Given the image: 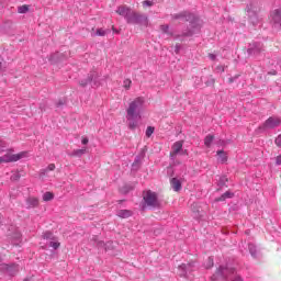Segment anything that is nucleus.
I'll return each mask as SVG.
<instances>
[{
  "label": "nucleus",
  "mask_w": 281,
  "mask_h": 281,
  "mask_svg": "<svg viewBox=\"0 0 281 281\" xmlns=\"http://www.w3.org/2000/svg\"><path fill=\"white\" fill-rule=\"evenodd\" d=\"M144 97H137L128 104L126 110V120L131 131H135V128L139 126V122L142 121V111H144Z\"/></svg>",
  "instance_id": "1"
},
{
  "label": "nucleus",
  "mask_w": 281,
  "mask_h": 281,
  "mask_svg": "<svg viewBox=\"0 0 281 281\" xmlns=\"http://www.w3.org/2000/svg\"><path fill=\"white\" fill-rule=\"evenodd\" d=\"M172 19L175 21H178L179 19H182L183 21H188L190 25L193 27L192 30H188V32H193V34H196L199 32V18L194 15V13H190L188 11H183L181 13H176L172 15Z\"/></svg>",
  "instance_id": "2"
},
{
  "label": "nucleus",
  "mask_w": 281,
  "mask_h": 281,
  "mask_svg": "<svg viewBox=\"0 0 281 281\" xmlns=\"http://www.w3.org/2000/svg\"><path fill=\"white\" fill-rule=\"evenodd\" d=\"M235 269L231 268L228 266H220L216 272L211 277L212 281H218V280H227V278H232L235 273Z\"/></svg>",
  "instance_id": "3"
},
{
  "label": "nucleus",
  "mask_w": 281,
  "mask_h": 281,
  "mask_svg": "<svg viewBox=\"0 0 281 281\" xmlns=\"http://www.w3.org/2000/svg\"><path fill=\"white\" fill-rule=\"evenodd\" d=\"M160 32L166 34V36H168V38H173V41H181V38H183L186 36H192L194 34V31H186V32H182L181 35L176 34L175 32H172L170 30V26L168 24L160 25Z\"/></svg>",
  "instance_id": "4"
},
{
  "label": "nucleus",
  "mask_w": 281,
  "mask_h": 281,
  "mask_svg": "<svg viewBox=\"0 0 281 281\" xmlns=\"http://www.w3.org/2000/svg\"><path fill=\"white\" fill-rule=\"evenodd\" d=\"M281 125V119L278 116H270L268 120H266L265 123H262L259 126V131H261L262 133L267 132V131H273L278 127H280Z\"/></svg>",
  "instance_id": "5"
},
{
  "label": "nucleus",
  "mask_w": 281,
  "mask_h": 281,
  "mask_svg": "<svg viewBox=\"0 0 281 281\" xmlns=\"http://www.w3.org/2000/svg\"><path fill=\"white\" fill-rule=\"evenodd\" d=\"M127 23L133 25H148V16L145 14H140L137 12L132 11L131 15L128 16Z\"/></svg>",
  "instance_id": "6"
},
{
  "label": "nucleus",
  "mask_w": 281,
  "mask_h": 281,
  "mask_svg": "<svg viewBox=\"0 0 281 281\" xmlns=\"http://www.w3.org/2000/svg\"><path fill=\"white\" fill-rule=\"evenodd\" d=\"M23 157H27V151H21L19 154H5L4 156L0 157V164H11L13 161H19L23 159Z\"/></svg>",
  "instance_id": "7"
},
{
  "label": "nucleus",
  "mask_w": 281,
  "mask_h": 281,
  "mask_svg": "<svg viewBox=\"0 0 281 281\" xmlns=\"http://www.w3.org/2000/svg\"><path fill=\"white\" fill-rule=\"evenodd\" d=\"M143 199L148 207H159V200L157 193L147 191L144 193Z\"/></svg>",
  "instance_id": "8"
},
{
  "label": "nucleus",
  "mask_w": 281,
  "mask_h": 281,
  "mask_svg": "<svg viewBox=\"0 0 281 281\" xmlns=\"http://www.w3.org/2000/svg\"><path fill=\"white\" fill-rule=\"evenodd\" d=\"M247 13L249 16V21L252 23V25H256L258 23V3L250 2L249 4H247Z\"/></svg>",
  "instance_id": "9"
},
{
  "label": "nucleus",
  "mask_w": 281,
  "mask_h": 281,
  "mask_svg": "<svg viewBox=\"0 0 281 281\" xmlns=\"http://www.w3.org/2000/svg\"><path fill=\"white\" fill-rule=\"evenodd\" d=\"M270 24L273 30H281V8L276 9L270 13Z\"/></svg>",
  "instance_id": "10"
},
{
  "label": "nucleus",
  "mask_w": 281,
  "mask_h": 281,
  "mask_svg": "<svg viewBox=\"0 0 281 281\" xmlns=\"http://www.w3.org/2000/svg\"><path fill=\"white\" fill-rule=\"evenodd\" d=\"M79 85L81 87H87V85H90L91 87H98L100 85V81L98 80V72L92 71L88 75L87 79H82Z\"/></svg>",
  "instance_id": "11"
},
{
  "label": "nucleus",
  "mask_w": 281,
  "mask_h": 281,
  "mask_svg": "<svg viewBox=\"0 0 281 281\" xmlns=\"http://www.w3.org/2000/svg\"><path fill=\"white\" fill-rule=\"evenodd\" d=\"M43 239L47 240L48 247H52L53 249H58V247H60L58 239L54 236V234L52 232L44 233Z\"/></svg>",
  "instance_id": "12"
},
{
  "label": "nucleus",
  "mask_w": 281,
  "mask_h": 281,
  "mask_svg": "<svg viewBox=\"0 0 281 281\" xmlns=\"http://www.w3.org/2000/svg\"><path fill=\"white\" fill-rule=\"evenodd\" d=\"M262 47V43L252 42L251 44H249L247 52L249 56H259V54L263 50Z\"/></svg>",
  "instance_id": "13"
},
{
  "label": "nucleus",
  "mask_w": 281,
  "mask_h": 281,
  "mask_svg": "<svg viewBox=\"0 0 281 281\" xmlns=\"http://www.w3.org/2000/svg\"><path fill=\"white\" fill-rule=\"evenodd\" d=\"M181 150H183V140H178L171 147L170 159L175 161Z\"/></svg>",
  "instance_id": "14"
},
{
  "label": "nucleus",
  "mask_w": 281,
  "mask_h": 281,
  "mask_svg": "<svg viewBox=\"0 0 281 281\" xmlns=\"http://www.w3.org/2000/svg\"><path fill=\"white\" fill-rule=\"evenodd\" d=\"M193 267H194V262H190V263H187V265L182 263L178 268L179 276H181V278H188V273H190V271H192Z\"/></svg>",
  "instance_id": "15"
},
{
  "label": "nucleus",
  "mask_w": 281,
  "mask_h": 281,
  "mask_svg": "<svg viewBox=\"0 0 281 281\" xmlns=\"http://www.w3.org/2000/svg\"><path fill=\"white\" fill-rule=\"evenodd\" d=\"M1 269L7 271L10 276H16L19 273V265L12 263V265H1Z\"/></svg>",
  "instance_id": "16"
},
{
  "label": "nucleus",
  "mask_w": 281,
  "mask_h": 281,
  "mask_svg": "<svg viewBox=\"0 0 281 281\" xmlns=\"http://www.w3.org/2000/svg\"><path fill=\"white\" fill-rule=\"evenodd\" d=\"M116 13L120 14V16H124L125 21L128 22V16H131L133 11L126 7H119Z\"/></svg>",
  "instance_id": "17"
},
{
  "label": "nucleus",
  "mask_w": 281,
  "mask_h": 281,
  "mask_svg": "<svg viewBox=\"0 0 281 281\" xmlns=\"http://www.w3.org/2000/svg\"><path fill=\"white\" fill-rule=\"evenodd\" d=\"M191 210L193 213V218H196L199 221L203 216V210H201V207H199L198 203H193L191 205Z\"/></svg>",
  "instance_id": "18"
},
{
  "label": "nucleus",
  "mask_w": 281,
  "mask_h": 281,
  "mask_svg": "<svg viewBox=\"0 0 281 281\" xmlns=\"http://www.w3.org/2000/svg\"><path fill=\"white\" fill-rule=\"evenodd\" d=\"M116 216H119V218H131V216H133V211H131V210H119L116 212Z\"/></svg>",
  "instance_id": "19"
},
{
  "label": "nucleus",
  "mask_w": 281,
  "mask_h": 281,
  "mask_svg": "<svg viewBox=\"0 0 281 281\" xmlns=\"http://www.w3.org/2000/svg\"><path fill=\"white\" fill-rule=\"evenodd\" d=\"M170 184H171V188L175 192H179L181 191V180L177 179V178H172L170 180Z\"/></svg>",
  "instance_id": "20"
},
{
  "label": "nucleus",
  "mask_w": 281,
  "mask_h": 281,
  "mask_svg": "<svg viewBox=\"0 0 281 281\" xmlns=\"http://www.w3.org/2000/svg\"><path fill=\"white\" fill-rule=\"evenodd\" d=\"M56 170V165L49 164L47 168H44L40 171V177H47V172Z\"/></svg>",
  "instance_id": "21"
},
{
  "label": "nucleus",
  "mask_w": 281,
  "mask_h": 281,
  "mask_svg": "<svg viewBox=\"0 0 281 281\" xmlns=\"http://www.w3.org/2000/svg\"><path fill=\"white\" fill-rule=\"evenodd\" d=\"M26 207L30 210L32 207H38V199L36 198H27L26 199Z\"/></svg>",
  "instance_id": "22"
},
{
  "label": "nucleus",
  "mask_w": 281,
  "mask_h": 281,
  "mask_svg": "<svg viewBox=\"0 0 281 281\" xmlns=\"http://www.w3.org/2000/svg\"><path fill=\"white\" fill-rule=\"evenodd\" d=\"M217 161L220 164H226L227 161V153H225L223 149L217 150Z\"/></svg>",
  "instance_id": "23"
},
{
  "label": "nucleus",
  "mask_w": 281,
  "mask_h": 281,
  "mask_svg": "<svg viewBox=\"0 0 281 281\" xmlns=\"http://www.w3.org/2000/svg\"><path fill=\"white\" fill-rule=\"evenodd\" d=\"M87 148L82 149H74L70 154V157H82V155H86Z\"/></svg>",
  "instance_id": "24"
},
{
  "label": "nucleus",
  "mask_w": 281,
  "mask_h": 281,
  "mask_svg": "<svg viewBox=\"0 0 281 281\" xmlns=\"http://www.w3.org/2000/svg\"><path fill=\"white\" fill-rule=\"evenodd\" d=\"M213 142H214V135L209 134V135L205 136L204 145L206 146V148H211Z\"/></svg>",
  "instance_id": "25"
},
{
  "label": "nucleus",
  "mask_w": 281,
  "mask_h": 281,
  "mask_svg": "<svg viewBox=\"0 0 281 281\" xmlns=\"http://www.w3.org/2000/svg\"><path fill=\"white\" fill-rule=\"evenodd\" d=\"M11 238L13 239V245H19V243L21 241V232L15 231Z\"/></svg>",
  "instance_id": "26"
},
{
  "label": "nucleus",
  "mask_w": 281,
  "mask_h": 281,
  "mask_svg": "<svg viewBox=\"0 0 281 281\" xmlns=\"http://www.w3.org/2000/svg\"><path fill=\"white\" fill-rule=\"evenodd\" d=\"M249 254L252 258H258V251L256 250V245L248 244Z\"/></svg>",
  "instance_id": "27"
},
{
  "label": "nucleus",
  "mask_w": 281,
  "mask_h": 281,
  "mask_svg": "<svg viewBox=\"0 0 281 281\" xmlns=\"http://www.w3.org/2000/svg\"><path fill=\"white\" fill-rule=\"evenodd\" d=\"M93 240L97 243V247L99 248V249H105V251H106V244L104 243V241H102V240H98V236H94L93 237Z\"/></svg>",
  "instance_id": "28"
},
{
  "label": "nucleus",
  "mask_w": 281,
  "mask_h": 281,
  "mask_svg": "<svg viewBox=\"0 0 281 281\" xmlns=\"http://www.w3.org/2000/svg\"><path fill=\"white\" fill-rule=\"evenodd\" d=\"M232 196H234V193L226 191L217 199V201H225V199H232Z\"/></svg>",
  "instance_id": "29"
},
{
  "label": "nucleus",
  "mask_w": 281,
  "mask_h": 281,
  "mask_svg": "<svg viewBox=\"0 0 281 281\" xmlns=\"http://www.w3.org/2000/svg\"><path fill=\"white\" fill-rule=\"evenodd\" d=\"M29 11H30V7H27V5H25V4L18 8L19 14H25V13H27Z\"/></svg>",
  "instance_id": "30"
},
{
  "label": "nucleus",
  "mask_w": 281,
  "mask_h": 281,
  "mask_svg": "<svg viewBox=\"0 0 281 281\" xmlns=\"http://www.w3.org/2000/svg\"><path fill=\"white\" fill-rule=\"evenodd\" d=\"M52 200H54V193H52V192H45L44 194H43V201H52Z\"/></svg>",
  "instance_id": "31"
},
{
  "label": "nucleus",
  "mask_w": 281,
  "mask_h": 281,
  "mask_svg": "<svg viewBox=\"0 0 281 281\" xmlns=\"http://www.w3.org/2000/svg\"><path fill=\"white\" fill-rule=\"evenodd\" d=\"M212 267H214V258L209 257L205 263V269H212Z\"/></svg>",
  "instance_id": "32"
},
{
  "label": "nucleus",
  "mask_w": 281,
  "mask_h": 281,
  "mask_svg": "<svg viewBox=\"0 0 281 281\" xmlns=\"http://www.w3.org/2000/svg\"><path fill=\"white\" fill-rule=\"evenodd\" d=\"M214 82H216V80L214 79V77L210 76L209 79L205 81L206 87H213Z\"/></svg>",
  "instance_id": "33"
},
{
  "label": "nucleus",
  "mask_w": 281,
  "mask_h": 281,
  "mask_svg": "<svg viewBox=\"0 0 281 281\" xmlns=\"http://www.w3.org/2000/svg\"><path fill=\"white\" fill-rule=\"evenodd\" d=\"M153 5H155V2H153L150 0L143 1V7L144 8H153Z\"/></svg>",
  "instance_id": "34"
},
{
  "label": "nucleus",
  "mask_w": 281,
  "mask_h": 281,
  "mask_svg": "<svg viewBox=\"0 0 281 281\" xmlns=\"http://www.w3.org/2000/svg\"><path fill=\"white\" fill-rule=\"evenodd\" d=\"M153 133H155V127L148 126L146 130V137H151Z\"/></svg>",
  "instance_id": "35"
},
{
  "label": "nucleus",
  "mask_w": 281,
  "mask_h": 281,
  "mask_svg": "<svg viewBox=\"0 0 281 281\" xmlns=\"http://www.w3.org/2000/svg\"><path fill=\"white\" fill-rule=\"evenodd\" d=\"M133 81H131V79H125L123 81V87L124 89H131V85H132Z\"/></svg>",
  "instance_id": "36"
},
{
  "label": "nucleus",
  "mask_w": 281,
  "mask_h": 281,
  "mask_svg": "<svg viewBox=\"0 0 281 281\" xmlns=\"http://www.w3.org/2000/svg\"><path fill=\"white\" fill-rule=\"evenodd\" d=\"M225 183H227V177L223 176L218 180V186L223 187Z\"/></svg>",
  "instance_id": "37"
},
{
  "label": "nucleus",
  "mask_w": 281,
  "mask_h": 281,
  "mask_svg": "<svg viewBox=\"0 0 281 281\" xmlns=\"http://www.w3.org/2000/svg\"><path fill=\"white\" fill-rule=\"evenodd\" d=\"M19 179H21V175L19 172H15L11 176L12 181H19Z\"/></svg>",
  "instance_id": "38"
},
{
  "label": "nucleus",
  "mask_w": 281,
  "mask_h": 281,
  "mask_svg": "<svg viewBox=\"0 0 281 281\" xmlns=\"http://www.w3.org/2000/svg\"><path fill=\"white\" fill-rule=\"evenodd\" d=\"M105 35H106V31H104L103 29L97 30V36H105Z\"/></svg>",
  "instance_id": "39"
},
{
  "label": "nucleus",
  "mask_w": 281,
  "mask_h": 281,
  "mask_svg": "<svg viewBox=\"0 0 281 281\" xmlns=\"http://www.w3.org/2000/svg\"><path fill=\"white\" fill-rule=\"evenodd\" d=\"M274 143L278 148H281V134L274 139Z\"/></svg>",
  "instance_id": "40"
},
{
  "label": "nucleus",
  "mask_w": 281,
  "mask_h": 281,
  "mask_svg": "<svg viewBox=\"0 0 281 281\" xmlns=\"http://www.w3.org/2000/svg\"><path fill=\"white\" fill-rule=\"evenodd\" d=\"M3 150H5V142L0 139V153H3Z\"/></svg>",
  "instance_id": "41"
},
{
  "label": "nucleus",
  "mask_w": 281,
  "mask_h": 281,
  "mask_svg": "<svg viewBox=\"0 0 281 281\" xmlns=\"http://www.w3.org/2000/svg\"><path fill=\"white\" fill-rule=\"evenodd\" d=\"M179 52H181V44H176L175 46V53L179 54Z\"/></svg>",
  "instance_id": "42"
},
{
  "label": "nucleus",
  "mask_w": 281,
  "mask_h": 281,
  "mask_svg": "<svg viewBox=\"0 0 281 281\" xmlns=\"http://www.w3.org/2000/svg\"><path fill=\"white\" fill-rule=\"evenodd\" d=\"M81 144H83V146H87V144H89V138L82 137Z\"/></svg>",
  "instance_id": "43"
},
{
  "label": "nucleus",
  "mask_w": 281,
  "mask_h": 281,
  "mask_svg": "<svg viewBox=\"0 0 281 281\" xmlns=\"http://www.w3.org/2000/svg\"><path fill=\"white\" fill-rule=\"evenodd\" d=\"M215 70L217 71V72H223V71H225V67H223V66H217L216 68H215Z\"/></svg>",
  "instance_id": "44"
},
{
  "label": "nucleus",
  "mask_w": 281,
  "mask_h": 281,
  "mask_svg": "<svg viewBox=\"0 0 281 281\" xmlns=\"http://www.w3.org/2000/svg\"><path fill=\"white\" fill-rule=\"evenodd\" d=\"M276 165L281 166V155L276 158Z\"/></svg>",
  "instance_id": "45"
},
{
  "label": "nucleus",
  "mask_w": 281,
  "mask_h": 281,
  "mask_svg": "<svg viewBox=\"0 0 281 281\" xmlns=\"http://www.w3.org/2000/svg\"><path fill=\"white\" fill-rule=\"evenodd\" d=\"M236 78H238V76L231 77V78L228 79L229 85H232V82H234V81L236 80Z\"/></svg>",
  "instance_id": "46"
},
{
  "label": "nucleus",
  "mask_w": 281,
  "mask_h": 281,
  "mask_svg": "<svg viewBox=\"0 0 281 281\" xmlns=\"http://www.w3.org/2000/svg\"><path fill=\"white\" fill-rule=\"evenodd\" d=\"M209 58H210L211 60H216V55H214V54H209Z\"/></svg>",
  "instance_id": "47"
},
{
  "label": "nucleus",
  "mask_w": 281,
  "mask_h": 281,
  "mask_svg": "<svg viewBox=\"0 0 281 281\" xmlns=\"http://www.w3.org/2000/svg\"><path fill=\"white\" fill-rule=\"evenodd\" d=\"M233 280L234 281H243V278H240V276H235Z\"/></svg>",
  "instance_id": "48"
},
{
  "label": "nucleus",
  "mask_w": 281,
  "mask_h": 281,
  "mask_svg": "<svg viewBox=\"0 0 281 281\" xmlns=\"http://www.w3.org/2000/svg\"><path fill=\"white\" fill-rule=\"evenodd\" d=\"M56 56H58V53L50 56V60L56 61Z\"/></svg>",
  "instance_id": "49"
},
{
  "label": "nucleus",
  "mask_w": 281,
  "mask_h": 281,
  "mask_svg": "<svg viewBox=\"0 0 281 281\" xmlns=\"http://www.w3.org/2000/svg\"><path fill=\"white\" fill-rule=\"evenodd\" d=\"M63 104H65V102L63 100H59L57 106H63Z\"/></svg>",
  "instance_id": "50"
},
{
  "label": "nucleus",
  "mask_w": 281,
  "mask_h": 281,
  "mask_svg": "<svg viewBox=\"0 0 281 281\" xmlns=\"http://www.w3.org/2000/svg\"><path fill=\"white\" fill-rule=\"evenodd\" d=\"M270 76H276V74H278L276 70H272L270 72H268Z\"/></svg>",
  "instance_id": "51"
},
{
  "label": "nucleus",
  "mask_w": 281,
  "mask_h": 281,
  "mask_svg": "<svg viewBox=\"0 0 281 281\" xmlns=\"http://www.w3.org/2000/svg\"><path fill=\"white\" fill-rule=\"evenodd\" d=\"M135 164H139V158H136L133 166H135Z\"/></svg>",
  "instance_id": "52"
},
{
  "label": "nucleus",
  "mask_w": 281,
  "mask_h": 281,
  "mask_svg": "<svg viewBox=\"0 0 281 281\" xmlns=\"http://www.w3.org/2000/svg\"><path fill=\"white\" fill-rule=\"evenodd\" d=\"M2 221H3V216L0 215V223H2Z\"/></svg>",
  "instance_id": "53"
},
{
  "label": "nucleus",
  "mask_w": 281,
  "mask_h": 281,
  "mask_svg": "<svg viewBox=\"0 0 281 281\" xmlns=\"http://www.w3.org/2000/svg\"><path fill=\"white\" fill-rule=\"evenodd\" d=\"M1 69H2V64H1V61H0V71H1Z\"/></svg>",
  "instance_id": "54"
},
{
  "label": "nucleus",
  "mask_w": 281,
  "mask_h": 281,
  "mask_svg": "<svg viewBox=\"0 0 281 281\" xmlns=\"http://www.w3.org/2000/svg\"><path fill=\"white\" fill-rule=\"evenodd\" d=\"M24 281H30L29 279H24Z\"/></svg>",
  "instance_id": "55"
}]
</instances>
